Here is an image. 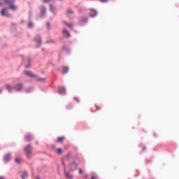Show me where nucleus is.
<instances>
[{
    "mask_svg": "<svg viewBox=\"0 0 179 179\" xmlns=\"http://www.w3.org/2000/svg\"><path fill=\"white\" fill-rule=\"evenodd\" d=\"M28 27H30V28L33 27V23L29 22L28 23Z\"/></svg>",
    "mask_w": 179,
    "mask_h": 179,
    "instance_id": "nucleus-24",
    "label": "nucleus"
},
{
    "mask_svg": "<svg viewBox=\"0 0 179 179\" xmlns=\"http://www.w3.org/2000/svg\"><path fill=\"white\" fill-rule=\"evenodd\" d=\"M66 92V90L64 87H60L58 90V92L59 93V94H65Z\"/></svg>",
    "mask_w": 179,
    "mask_h": 179,
    "instance_id": "nucleus-6",
    "label": "nucleus"
},
{
    "mask_svg": "<svg viewBox=\"0 0 179 179\" xmlns=\"http://www.w3.org/2000/svg\"><path fill=\"white\" fill-rule=\"evenodd\" d=\"M37 40H36V42L38 43V45H41V38L40 36L36 37Z\"/></svg>",
    "mask_w": 179,
    "mask_h": 179,
    "instance_id": "nucleus-14",
    "label": "nucleus"
},
{
    "mask_svg": "<svg viewBox=\"0 0 179 179\" xmlns=\"http://www.w3.org/2000/svg\"><path fill=\"white\" fill-rule=\"evenodd\" d=\"M47 26H48V29H50V23H48Z\"/></svg>",
    "mask_w": 179,
    "mask_h": 179,
    "instance_id": "nucleus-31",
    "label": "nucleus"
},
{
    "mask_svg": "<svg viewBox=\"0 0 179 179\" xmlns=\"http://www.w3.org/2000/svg\"><path fill=\"white\" fill-rule=\"evenodd\" d=\"M6 89H7V90L8 91V92H12V90H13V87H12L10 85H9V84H6Z\"/></svg>",
    "mask_w": 179,
    "mask_h": 179,
    "instance_id": "nucleus-12",
    "label": "nucleus"
},
{
    "mask_svg": "<svg viewBox=\"0 0 179 179\" xmlns=\"http://www.w3.org/2000/svg\"><path fill=\"white\" fill-rule=\"evenodd\" d=\"M146 149V147L143 146V150H145Z\"/></svg>",
    "mask_w": 179,
    "mask_h": 179,
    "instance_id": "nucleus-34",
    "label": "nucleus"
},
{
    "mask_svg": "<svg viewBox=\"0 0 179 179\" xmlns=\"http://www.w3.org/2000/svg\"><path fill=\"white\" fill-rule=\"evenodd\" d=\"M27 177H29V173H27V172H23L22 175V178L26 179L27 178Z\"/></svg>",
    "mask_w": 179,
    "mask_h": 179,
    "instance_id": "nucleus-13",
    "label": "nucleus"
},
{
    "mask_svg": "<svg viewBox=\"0 0 179 179\" xmlns=\"http://www.w3.org/2000/svg\"><path fill=\"white\" fill-rule=\"evenodd\" d=\"M90 15L91 17H94L95 16H97V11H96V10H90Z\"/></svg>",
    "mask_w": 179,
    "mask_h": 179,
    "instance_id": "nucleus-7",
    "label": "nucleus"
},
{
    "mask_svg": "<svg viewBox=\"0 0 179 179\" xmlns=\"http://www.w3.org/2000/svg\"><path fill=\"white\" fill-rule=\"evenodd\" d=\"M44 12H45V8L43 7L41 10V13H44Z\"/></svg>",
    "mask_w": 179,
    "mask_h": 179,
    "instance_id": "nucleus-26",
    "label": "nucleus"
},
{
    "mask_svg": "<svg viewBox=\"0 0 179 179\" xmlns=\"http://www.w3.org/2000/svg\"><path fill=\"white\" fill-rule=\"evenodd\" d=\"M36 179H40V178L39 177H36Z\"/></svg>",
    "mask_w": 179,
    "mask_h": 179,
    "instance_id": "nucleus-39",
    "label": "nucleus"
},
{
    "mask_svg": "<svg viewBox=\"0 0 179 179\" xmlns=\"http://www.w3.org/2000/svg\"><path fill=\"white\" fill-rule=\"evenodd\" d=\"M96 110H101V107L97 106V105H95Z\"/></svg>",
    "mask_w": 179,
    "mask_h": 179,
    "instance_id": "nucleus-28",
    "label": "nucleus"
},
{
    "mask_svg": "<svg viewBox=\"0 0 179 179\" xmlns=\"http://www.w3.org/2000/svg\"><path fill=\"white\" fill-rule=\"evenodd\" d=\"M4 3H10V0H6L4 1Z\"/></svg>",
    "mask_w": 179,
    "mask_h": 179,
    "instance_id": "nucleus-27",
    "label": "nucleus"
},
{
    "mask_svg": "<svg viewBox=\"0 0 179 179\" xmlns=\"http://www.w3.org/2000/svg\"><path fill=\"white\" fill-rule=\"evenodd\" d=\"M63 35L64 36H66L67 37H71V34H69V32L68 31V30L66 29H64L63 31Z\"/></svg>",
    "mask_w": 179,
    "mask_h": 179,
    "instance_id": "nucleus-11",
    "label": "nucleus"
},
{
    "mask_svg": "<svg viewBox=\"0 0 179 179\" xmlns=\"http://www.w3.org/2000/svg\"><path fill=\"white\" fill-rule=\"evenodd\" d=\"M0 179H5L3 176H0Z\"/></svg>",
    "mask_w": 179,
    "mask_h": 179,
    "instance_id": "nucleus-33",
    "label": "nucleus"
},
{
    "mask_svg": "<svg viewBox=\"0 0 179 179\" xmlns=\"http://www.w3.org/2000/svg\"><path fill=\"white\" fill-rule=\"evenodd\" d=\"M101 2H108V0H100Z\"/></svg>",
    "mask_w": 179,
    "mask_h": 179,
    "instance_id": "nucleus-30",
    "label": "nucleus"
},
{
    "mask_svg": "<svg viewBox=\"0 0 179 179\" xmlns=\"http://www.w3.org/2000/svg\"><path fill=\"white\" fill-rule=\"evenodd\" d=\"M56 152L58 155H62V150L61 148H57L56 150Z\"/></svg>",
    "mask_w": 179,
    "mask_h": 179,
    "instance_id": "nucleus-17",
    "label": "nucleus"
},
{
    "mask_svg": "<svg viewBox=\"0 0 179 179\" xmlns=\"http://www.w3.org/2000/svg\"><path fill=\"white\" fill-rule=\"evenodd\" d=\"M71 156H72V154L71 152H69V154H67L66 158L69 159V157H71Z\"/></svg>",
    "mask_w": 179,
    "mask_h": 179,
    "instance_id": "nucleus-23",
    "label": "nucleus"
},
{
    "mask_svg": "<svg viewBox=\"0 0 179 179\" xmlns=\"http://www.w3.org/2000/svg\"><path fill=\"white\" fill-rule=\"evenodd\" d=\"M50 0H43V2H49Z\"/></svg>",
    "mask_w": 179,
    "mask_h": 179,
    "instance_id": "nucleus-32",
    "label": "nucleus"
},
{
    "mask_svg": "<svg viewBox=\"0 0 179 179\" xmlns=\"http://www.w3.org/2000/svg\"><path fill=\"white\" fill-rule=\"evenodd\" d=\"M24 152L27 157H30V155H31V145H28L24 148Z\"/></svg>",
    "mask_w": 179,
    "mask_h": 179,
    "instance_id": "nucleus-1",
    "label": "nucleus"
},
{
    "mask_svg": "<svg viewBox=\"0 0 179 179\" xmlns=\"http://www.w3.org/2000/svg\"><path fill=\"white\" fill-rule=\"evenodd\" d=\"M74 100H76L78 103H80V100H79V98L74 97Z\"/></svg>",
    "mask_w": 179,
    "mask_h": 179,
    "instance_id": "nucleus-25",
    "label": "nucleus"
},
{
    "mask_svg": "<svg viewBox=\"0 0 179 179\" xmlns=\"http://www.w3.org/2000/svg\"><path fill=\"white\" fill-rule=\"evenodd\" d=\"M29 64L27 65H25V68H29L30 66V60L27 59Z\"/></svg>",
    "mask_w": 179,
    "mask_h": 179,
    "instance_id": "nucleus-22",
    "label": "nucleus"
},
{
    "mask_svg": "<svg viewBox=\"0 0 179 179\" xmlns=\"http://www.w3.org/2000/svg\"><path fill=\"white\" fill-rule=\"evenodd\" d=\"M39 80H45L44 79H39Z\"/></svg>",
    "mask_w": 179,
    "mask_h": 179,
    "instance_id": "nucleus-37",
    "label": "nucleus"
},
{
    "mask_svg": "<svg viewBox=\"0 0 179 179\" xmlns=\"http://www.w3.org/2000/svg\"><path fill=\"white\" fill-rule=\"evenodd\" d=\"M24 139L27 142H30V141H31V139H33V136H31L30 134H26L24 136Z\"/></svg>",
    "mask_w": 179,
    "mask_h": 179,
    "instance_id": "nucleus-9",
    "label": "nucleus"
},
{
    "mask_svg": "<svg viewBox=\"0 0 179 179\" xmlns=\"http://www.w3.org/2000/svg\"><path fill=\"white\" fill-rule=\"evenodd\" d=\"M65 174H66V176L67 177V178L72 179V176H71L69 174V173L66 172Z\"/></svg>",
    "mask_w": 179,
    "mask_h": 179,
    "instance_id": "nucleus-19",
    "label": "nucleus"
},
{
    "mask_svg": "<svg viewBox=\"0 0 179 179\" xmlns=\"http://www.w3.org/2000/svg\"><path fill=\"white\" fill-rule=\"evenodd\" d=\"M70 169H71V171H75V170H76V169H78V165L75 163H72L70 164Z\"/></svg>",
    "mask_w": 179,
    "mask_h": 179,
    "instance_id": "nucleus-5",
    "label": "nucleus"
},
{
    "mask_svg": "<svg viewBox=\"0 0 179 179\" xmlns=\"http://www.w3.org/2000/svg\"><path fill=\"white\" fill-rule=\"evenodd\" d=\"M13 90H16V92H22L23 90V84L18 83L13 87Z\"/></svg>",
    "mask_w": 179,
    "mask_h": 179,
    "instance_id": "nucleus-2",
    "label": "nucleus"
},
{
    "mask_svg": "<svg viewBox=\"0 0 179 179\" xmlns=\"http://www.w3.org/2000/svg\"><path fill=\"white\" fill-rule=\"evenodd\" d=\"M0 93H2V90H0Z\"/></svg>",
    "mask_w": 179,
    "mask_h": 179,
    "instance_id": "nucleus-38",
    "label": "nucleus"
},
{
    "mask_svg": "<svg viewBox=\"0 0 179 179\" xmlns=\"http://www.w3.org/2000/svg\"><path fill=\"white\" fill-rule=\"evenodd\" d=\"M10 9H12V10H16V6L14 4L10 5Z\"/></svg>",
    "mask_w": 179,
    "mask_h": 179,
    "instance_id": "nucleus-16",
    "label": "nucleus"
},
{
    "mask_svg": "<svg viewBox=\"0 0 179 179\" xmlns=\"http://www.w3.org/2000/svg\"><path fill=\"white\" fill-rule=\"evenodd\" d=\"M0 5H2V3H0Z\"/></svg>",
    "mask_w": 179,
    "mask_h": 179,
    "instance_id": "nucleus-40",
    "label": "nucleus"
},
{
    "mask_svg": "<svg viewBox=\"0 0 179 179\" xmlns=\"http://www.w3.org/2000/svg\"><path fill=\"white\" fill-rule=\"evenodd\" d=\"M24 75L26 76H29V78H36V75H34L31 71H24Z\"/></svg>",
    "mask_w": 179,
    "mask_h": 179,
    "instance_id": "nucleus-4",
    "label": "nucleus"
},
{
    "mask_svg": "<svg viewBox=\"0 0 179 179\" xmlns=\"http://www.w3.org/2000/svg\"><path fill=\"white\" fill-rule=\"evenodd\" d=\"M50 10H52V6L50 5Z\"/></svg>",
    "mask_w": 179,
    "mask_h": 179,
    "instance_id": "nucleus-36",
    "label": "nucleus"
},
{
    "mask_svg": "<svg viewBox=\"0 0 179 179\" xmlns=\"http://www.w3.org/2000/svg\"><path fill=\"white\" fill-rule=\"evenodd\" d=\"M73 13V11L71 9L67 10V15H72Z\"/></svg>",
    "mask_w": 179,
    "mask_h": 179,
    "instance_id": "nucleus-21",
    "label": "nucleus"
},
{
    "mask_svg": "<svg viewBox=\"0 0 179 179\" xmlns=\"http://www.w3.org/2000/svg\"><path fill=\"white\" fill-rule=\"evenodd\" d=\"M12 159V155L10 154H7L4 157V161L5 162H9Z\"/></svg>",
    "mask_w": 179,
    "mask_h": 179,
    "instance_id": "nucleus-10",
    "label": "nucleus"
},
{
    "mask_svg": "<svg viewBox=\"0 0 179 179\" xmlns=\"http://www.w3.org/2000/svg\"><path fill=\"white\" fill-rule=\"evenodd\" d=\"M65 139V137L57 138V142H62Z\"/></svg>",
    "mask_w": 179,
    "mask_h": 179,
    "instance_id": "nucleus-18",
    "label": "nucleus"
},
{
    "mask_svg": "<svg viewBox=\"0 0 179 179\" xmlns=\"http://www.w3.org/2000/svg\"><path fill=\"white\" fill-rule=\"evenodd\" d=\"M1 16H6V17H9V13H8V8H3L1 12Z\"/></svg>",
    "mask_w": 179,
    "mask_h": 179,
    "instance_id": "nucleus-3",
    "label": "nucleus"
},
{
    "mask_svg": "<svg viewBox=\"0 0 179 179\" xmlns=\"http://www.w3.org/2000/svg\"><path fill=\"white\" fill-rule=\"evenodd\" d=\"M15 163H17V164H20V163H22V159H20V158H15Z\"/></svg>",
    "mask_w": 179,
    "mask_h": 179,
    "instance_id": "nucleus-15",
    "label": "nucleus"
},
{
    "mask_svg": "<svg viewBox=\"0 0 179 179\" xmlns=\"http://www.w3.org/2000/svg\"><path fill=\"white\" fill-rule=\"evenodd\" d=\"M69 71V68L68 66H64L62 69V73L65 74V73H68Z\"/></svg>",
    "mask_w": 179,
    "mask_h": 179,
    "instance_id": "nucleus-8",
    "label": "nucleus"
},
{
    "mask_svg": "<svg viewBox=\"0 0 179 179\" xmlns=\"http://www.w3.org/2000/svg\"><path fill=\"white\" fill-rule=\"evenodd\" d=\"M91 179H96V177L92 176V178H91Z\"/></svg>",
    "mask_w": 179,
    "mask_h": 179,
    "instance_id": "nucleus-35",
    "label": "nucleus"
},
{
    "mask_svg": "<svg viewBox=\"0 0 179 179\" xmlns=\"http://www.w3.org/2000/svg\"><path fill=\"white\" fill-rule=\"evenodd\" d=\"M64 24H66V26H67V27H70V28H72L73 27V25L72 24H69V23H66V22H64Z\"/></svg>",
    "mask_w": 179,
    "mask_h": 179,
    "instance_id": "nucleus-20",
    "label": "nucleus"
},
{
    "mask_svg": "<svg viewBox=\"0 0 179 179\" xmlns=\"http://www.w3.org/2000/svg\"><path fill=\"white\" fill-rule=\"evenodd\" d=\"M83 171H82V169H79V174H83Z\"/></svg>",
    "mask_w": 179,
    "mask_h": 179,
    "instance_id": "nucleus-29",
    "label": "nucleus"
}]
</instances>
